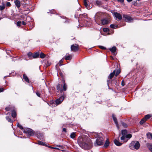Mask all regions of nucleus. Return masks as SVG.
Returning a JSON list of instances; mask_svg holds the SVG:
<instances>
[{"label": "nucleus", "instance_id": "obj_27", "mask_svg": "<svg viewBox=\"0 0 152 152\" xmlns=\"http://www.w3.org/2000/svg\"><path fill=\"white\" fill-rule=\"evenodd\" d=\"M127 133V131L126 130H123L121 131V134L122 135L125 136Z\"/></svg>", "mask_w": 152, "mask_h": 152}, {"label": "nucleus", "instance_id": "obj_39", "mask_svg": "<svg viewBox=\"0 0 152 152\" xmlns=\"http://www.w3.org/2000/svg\"><path fill=\"white\" fill-rule=\"evenodd\" d=\"M122 126L125 128H126L128 126L127 124L125 123L122 122Z\"/></svg>", "mask_w": 152, "mask_h": 152}, {"label": "nucleus", "instance_id": "obj_47", "mask_svg": "<svg viewBox=\"0 0 152 152\" xmlns=\"http://www.w3.org/2000/svg\"><path fill=\"white\" fill-rule=\"evenodd\" d=\"M4 89L3 88H0V93L4 91Z\"/></svg>", "mask_w": 152, "mask_h": 152}, {"label": "nucleus", "instance_id": "obj_26", "mask_svg": "<svg viewBox=\"0 0 152 152\" xmlns=\"http://www.w3.org/2000/svg\"><path fill=\"white\" fill-rule=\"evenodd\" d=\"M15 3L16 6L19 9V0H15Z\"/></svg>", "mask_w": 152, "mask_h": 152}, {"label": "nucleus", "instance_id": "obj_15", "mask_svg": "<svg viewBox=\"0 0 152 152\" xmlns=\"http://www.w3.org/2000/svg\"><path fill=\"white\" fill-rule=\"evenodd\" d=\"M68 55L69 54H68V53L66 54V55H65V59H66V60H70L72 58V56H71V55Z\"/></svg>", "mask_w": 152, "mask_h": 152}, {"label": "nucleus", "instance_id": "obj_63", "mask_svg": "<svg viewBox=\"0 0 152 152\" xmlns=\"http://www.w3.org/2000/svg\"><path fill=\"white\" fill-rule=\"evenodd\" d=\"M15 132H14V134H15Z\"/></svg>", "mask_w": 152, "mask_h": 152}, {"label": "nucleus", "instance_id": "obj_46", "mask_svg": "<svg viewBox=\"0 0 152 152\" xmlns=\"http://www.w3.org/2000/svg\"><path fill=\"white\" fill-rule=\"evenodd\" d=\"M6 5L8 7H10L11 5V4L10 2H8L7 3Z\"/></svg>", "mask_w": 152, "mask_h": 152}, {"label": "nucleus", "instance_id": "obj_42", "mask_svg": "<svg viewBox=\"0 0 152 152\" xmlns=\"http://www.w3.org/2000/svg\"><path fill=\"white\" fill-rule=\"evenodd\" d=\"M110 27L112 28H115V26L114 24H111L110 25Z\"/></svg>", "mask_w": 152, "mask_h": 152}, {"label": "nucleus", "instance_id": "obj_37", "mask_svg": "<svg viewBox=\"0 0 152 152\" xmlns=\"http://www.w3.org/2000/svg\"><path fill=\"white\" fill-rule=\"evenodd\" d=\"M45 57V55L42 53H41L40 55V58H44Z\"/></svg>", "mask_w": 152, "mask_h": 152}, {"label": "nucleus", "instance_id": "obj_12", "mask_svg": "<svg viewBox=\"0 0 152 152\" xmlns=\"http://www.w3.org/2000/svg\"><path fill=\"white\" fill-rule=\"evenodd\" d=\"M109 22L108 20L106 18L103 19L101 20L102 24L103 25L107 24L109 23Z\"/></svg>", "mask_w": 152, "mask_h": 152}, {"label": "nucleus", "instance_id": "obj_43", "mask_svg": "<svg viewBox=\"0 0 152 152\" xmlns=\"http://www.w3.org/2000/svg\"><path fill=\"white\" fill-rule=\"evenodd\" d=\"M36 94L38 96L40 97V94L39 92L37 91L36 92Z\"/></svg>", "mask_w": 152, "mask_h": 152}, {"label": "nucleus", "instance_id": "obj_40", "mask_svg": "<svg viewBox=\"0 0 152 152\" xmlns=\"http://www.w3.org/2000/svg\"><path fill=\"white\" fill-rule=\"evenodd\" d=\"M125 136L123 135L121 137V139L122 140H124L125 139Z\"/></svg>", "mask_w": 152, "mask_h": 152}, {"label": "nucleus", "instance_id": "obj_38", "mask_svg": "<svg viewBox=\"0 0 152 152\" xmlns=\"http://www.w3.org/2000/svg\"><path fill=\"white\" fill-rule=\"evenodd\" d=\"M103 31L104 32H107L109 31V30L108 28H105L103 29Z\"/></svg>", "mask_w": 152, "mask_h": 152}, {"label": "nucleus", "instance_id": "obj_7", "mask_svg": "<svg viewBox=\"0 0 152 152\" xmlns=\"http://www.w3.org/2000/svg\"><path fill=\"white\" fill-rule=\"evenodd\" d=\"M7 111H11V112L12 116L14 118L16 116L17 114L16 110L13 106H9L5 108Z\"/></svg>", "mask_w": 152, "mask_h": 152}, {"label": "nucleus", "instance_id": "obj_11", "mask_svg": "<svg viewBox=\"0 0 152 152\" xmlns=\"http://www.w3.org/2000/svg\"><path fill=\"white\" fill-rule=\"evenodd\" d=\"M71 50L73 51H76L78 49V46L77 45H71Z\"/></svg>", "mask_w": 152, "mask_h": 152}, {"label": "nucleus", "instance_id": "obj_60", "mask_svg": "<svg viewBox=\"0 0 152 152\" xmlns=\"http://www.w3.org/2000/svg\"><path fill=\"white\" fill-rule=\"evenodd\" d=\"M20 137L21 138H22V137Z\"/></svg>", "mask_w": 152, "mask_h": 152}, {"label": "nucleus", "instance_id": "obj_14", "mask_svg": "<svg viewBox=\"0 0 152 152\" xmlns=\"http://www.w3.org/2000/svg\"><path fill=\"white\" fill-rule=\"evenodd\" d=\"M84 4L85 6L86 7V8L88 9H90L91 7L89 6L88 4V0H84Z\"/></svg>", "mask_w": 152, "mask_h": 152}, {"label": "nucleus", "instance_id": "obj_29", "mask_svg": "<svg viewBox=\"0 0 152 152\" xmlns=\"http://www.w3.org/2000/svg\"><path fill=\"white\" fill-rule=\"evenodd\" d=\"M152 116V115L151 114H148L146 115L145 116V118L146 119V120L149 119L150 118H151Z\"/></svg>", "mask_w": 152, "mask_h": 152}, {"label": "nucleus", "instance_id": "obj_51", "mask_svg": "<svg viewBox=\"0 0 152 152\" xmlns=\"http://www.w3.org/2000/svg\"><path fill=\"white\" fill-rule=\"evenodd\" d=\"M124 0H118V1L120 3H123L124 1Z\"/></svg>", "mask_w": 152, "mask_h": 152}, {"label": "nucleus", "instance_id": "obj_9", "mask_svg": "<svg viewBox=\"0 0 152 152\" xmlns=\"http://www.w3.org/2000/svg\"><path fill=\"white\" fill-rule=\"evenodd\" d=\"M64 98V96H62L59 98L57 99L55 101V103L57 106V105L60 104L63 101Z\"/></svg>", "mask_w": 152, "mask_h": 152}, {"label": "nucleus", "instance_id": "obj_20", "mask_svg": "<svg viewBox=\"0 0 152 152\" xmlns=\"http://www.w3.org/2000/svg\"><path fill=\"white\" fill-rule=\"evenodd\" d=\"M23 79L27 82L28 83H29V80L28 79V77L25 74H24L23 75Z\"/></svg>", "mask_w": 152, "mask_h": 152}, {"label": "nucleus", "instance_id": "obj_4", "mask_svg": "<svg viewBox=\"0 0 152 152\" xmlns=\"http://www.w3.org/2000/svg\"><path fill=\"white\" fill-rule=\"evenodd\" d=\"M20 129L24 133L26 134L28 136H32L34 135V131L29 128L24 129L22 126L20 125Z\"/></svg>", "mask_w": 152, "mask_h": 152}, {"label": "nucleus", "instance_id": "obj_28", "mask_svg": "<svg viewBox=\"0 0 152 152\" xmlns=\"http://www.w3.org/2000/svg\"><path fill=\"white\" fill-rule=\"evenodd\" d=\"M6 118L7 120L9 122L12 123L13 122V121L11 119L10 117L7 116Z\"/></svg>", "mask_w": 152, "mask_h": 152}, {"label": "nucleus", "instance_id": "obj_25", "mask_svg": "<svg viewBox=\"0 0 152 152\" xmlns=\"http://www.w3.org/2000/svg\"><path fill=\"white\" fill-rule=\"evenodd\" d=\"M116 49V48L114 46L111 48H110L109 50L112 52L114 53L115 52Z\"/></svg>", "mask_w": 152, "mask_h": 152}, {"label": "nucleus", "instance_id": "obj_17", "mask_svg": "<svg viewBox=\"0 0 152 152\" xmlns=\"http://www.w3.org/2000/svg\"><path fill=\"white\" fill-rule=\"evenodd\" d=\"M147 146L149 149L152 152V144L151 143H148L146 144Z\"/></svg>", "mask_w": 152, "mask_h": 152}, {"label": "nucleus", "instance_id": "obj_8", "mask_svg": "<svg viewBox=\"0 0 152 152\" xmlns=\"http://www.w3.org/2000/svg\"><path fill=\"white\" fill-rule=\"evenodd\" d=\"M123 18L124 21L126 22H131L133 20V19L130 16L127 15H123Z\"/></svg>", "mask_w": 152, "mask_h": 152}, {"label": "nucleus", "instance_id": "obj_54", "mask_svg": "<svg viewBox=\"0 0 152 152\" xmlns=\"http://www.w3.org/2000/svg\"><path fill=\"white\" fill-rule=\"evenodd\" d=\"M109 81H110V80H107V85H108V86H109Z\"/></svg>", "mask_w": 152, "mask_h": 152}, {"label": "nucleus", "instance_id": "obj_10", "mask_svg": "<svg viewBox=\"0 0 152 152\" xmlns=\"http://www.w3.org/2000/svg\"><path fill=\"white\" fill-rule=\"evenodd\" d=\"M113 15L115 17L116 20H120L122 18V16L121 15L117 12H114Z\"/></svg>", "mask_w": 152, "mask_h": 152}, {"label": "nucleus", "instance_id": "obj_19", "mask_svg": "<svg viewBox=\"0 0 152 152\" xmlns=\"http://www.w3.org/2000/svg\"><path fill=\"white\" fill-rule=\"evenodd\" d=\"M115 70H114L113 72L111 73L108 77V79H111L113 77L115 74Z\"/></svg>", "mask_w": 152, "mask_h": 152}, {"label": "nucleus", "instance_id": "obj_64", "mask_svg": "<svg viewBox=\"0 0 152 152\" xmlns=\"http://www.w3.org/2000/svg\"><path fill=\"white\" fill-rule=\"evenodd\" d=\"M151 15H152V13H151Z\"/></svg>", "mask_w": 152, "mask_h": 152}, {"label": "nucleus", "instance_id": "obj_21", "mask_svg": "<svg viewBox=\"0 0 152 152\" xmlns=\"http://www.w3.org/2000/svg\"><path fill=\"white\" fill-rule=\"evenodd\" d=\"M114 143L117 146H120L122 144V143L119 142L117 140L115 139L114 140Z\"/></svg>", "mask_w": 152, "mask_h": 152}, {"label": "nucleus", "instance_id": "obj_62", "mask_svg": "<svg viewBox=\"0 0 152 152\" xmlns=\"http://www.w3.org/2000/svg\"><path fill=\"white\" fill-rule=\"evenodd\" d=\"M22 134H20V135H21Z\"/></svg>", "mask_w": 152, "mask_h": 152}, {"label": "nucleus", "instance_id": "obj_44", "mask_svg": "<svg viewBox=\"0 0 152 152\" xmlns=\"http://www.w3.org/2000/svg\"><path fill=\"white\" fill-rule=\"evenodd\" d=\"M99 48L105 50L106 49V48L102 46H99Z\"/></svg>", "mask_w": 152, "mask_h": 152}, {"label": "nucleus", "instance_id": "obj_36", "mask_svg": "<svg viewBox=\"0 0 152 152\" xmlns=\"http://www.w3.org/2000/svg\"><path fill=\"white\" fill-rule=\"evenodd\" d=\"M115 70V75L116 76H117L120 73V71L118 69Z\"/></svg>", "mask_w": 152, "mask_h": 152}, {"label": "nucleus", "instance_id": "obj_53", "mask_svg": "<svg viewBox=\"0 0 152 152\" xmlns=\"http://www.w3.org/2000/svg\"><path fill=\"white\" fill-rule=\"evenodd\" d=\"M17 26H19V21H18L17 23Z\"/></svg>", "mask_w": 152, "mask_h": 152}, {"label": "nucleus", "instance_id": "obj_49", "mask_svg": "<svg viewBox=\"0 0 152 152\" xmlns=\"http://www.w3.org/2000/svg\"><path fill=\"white\" fill-rule=\"evenodd\" d=\"M147 135L148 136L149 135L152 139V134L151 133H149V134H147Z\"/></svg>", "mask_w": 152, "mask_h": 152}, {"label": "nucleus", "instance_id": "obj_16", "mask_svg": "<svg viewBox=\"0 0 152 152\" xmlns=\"http://www.w3.org/2000/svg\"><path fill=\"white\" fill-rule=\"evenodd\" d=\"M48 105L51 107H53L56 106V105L55 103L52 100L49 103H48Z\"/></svg>", "mask_w": 152, "mask_h": 152}, {"label": "nucleus", "instance_id": "obj_55", "mask_svg": "<svg viewBox=\"0 0 152 152\" xmlns=\"http://www.w3.org/2000/svg\"><path fill=\"white\" fill-rule=\"evenodd\" d=\"M63 59H61L59 63H61V62H63Z\"/></svg>", "mask_w": 152, "mask_h": 152}, {"label": "nucleus", "instance_id": "obj_61", "mask_svg": "<svg viewBox=\"0 0 152 152\" xmlns=\"http://www.w3.org/2000/svg\"><path fill=\"white\" fill-rule=\"evenodd\" d=\"M105 0V1H107V0Z\"/></svg>", "mask_w": 152, "mask_h": 152}, {"label": "nucleus", "instance_id": "obj_45", "mask_svg": "<svg viewBox=\"0 0 152 152\" xmlns=\"http://www.w3.org/2000/svg\"><path fill=\"white\" fill-rule=\"evenodd\" d=\"M4 8V6H0V10H2Z\"/></svg>", "mask_w": 152, "mask_h": 152}, {"label": "nucleus", "instance_id": "obj_58", "mask_svg": "<svg viewBox=\"0 0 152 152\" xmlns=\"http://www.w3.org/2000/svg\"><path fill=\"white\" fill-rule=\"evenodd\" d=\"M62 65V64H61L60 63L59 64V66H61Z\"/></svg>", "mask_w": 152, "mask_h": 152}, {"label": "nucleus", "instance_id": "obj_57", "mask_svg": "<svg viewBox=\"0 0 152 152\" xmlns=\"http://www.w3.org/2000/svg\"><path fill=\"white\" fill-rule=\"evenodd\" d=\"M17 126L18 127H19V123H18Z\"/></svg>", "mask_w": 152, "mask_h": 152}, {"label": "nucleus", "instance_id": "obj_34", "mask_svg": "<svg viewBox=\"0 0 152 152\" xmlns=\"http://www.w3.org/2000/svg\"><path fill=\"white\" fill-rule=\"evenodd\" d=\"M37 138L41 140H44V138L43 137V136L42 135H38L37 136Z\"/></svg>", "mask_w": 152, "mask_h": 152}, {"label": "nucleus", "instance_id": "obj_32", "mask_svg": "<svg viewBox=\"0 0 152 152\" xmlns=\"http://www.w3.org/2000/svg\"><path fill=\"white\" fill-rule=\"evenodd\" d=\"M132 137V135L130 134H127L125 135V137L126 138L130 139Z\"/></svg>", "mask_w": 152, "mask_h": 152}, {"label": "nucleus", "instance_id": "obj_50", "mask_svg": "<svg viewBox=\"0 0 152 152\" xmlns=\"http://www.w3.org/2000/svg\"><path fill=\"white\" fill-rule=\"evenodd\" d=\"M121 85L123 86H124L125 85L124 82L123 80L121 82Z\"/></svg>", "mask_w": 152, "mask_h": 152}, {"label": "nucleus", "instance_id": "obj_52", "mask_svg": "<svg viewBox=\"0 0 152 152\" xmlns=\"http://www.w3.org/2000/svg\"><path fill=\"white\" fill-rule=\"evenodd\" d=\"M63 131H64V132H66V128H64L63 129Z\"/></svg>", "mask_w": 152, "mask_h": 152}, {"label": "nucleus", "instance_id": "obj_41", "mask_svg": "<svg viewBox=\"0 0 152 152\" xmlns=\"http://www.w3.org/2000/svg\"><path fill=\"white\" fill-rule=\"evenodd\" d=\"M27 55L29 57H30L32 56V53L31 52H29L28 53Z\"/></svg>", "mask_w": 152, "mask_h": 152}, {"label": "nucleus", "instance_id": "obj_48", "mask_svg": "<svg viewBox=\"0 0 152 152\" xmlns=\"http://www.w3.org/2000/svg\"><path fill=\"white\" fill-rule=\"evenodd\" d=\"M49 148H51L52 149H59L57 148H55V147H49Z\"/></svg>", "mask_w": 152, "mask_h": 152}, {"label": "nucleus", "instance_id": "obj_18", "mask_svg": "<svg viewBox=\"0 0 152 152\" xmlns=\"http://www.w3.org/2000/svg\"><path fill=\"white\" fill-rule=\"evenodd\" d=\"M31 18L29 16H27L26 17L25 19V21L26 23H29L31 21H32Z\"/></svg>", "mask_w": 152, "mask_h": 152}, {"label": "nucleus", "instance_id": "obj_6", "mask_svg": "<svg viewBox=\"0 0 152 152\" xmlns=\"http://www.w3.org/2000/svg\"><path fill=\"white\" fill-rule=\"evenodd\" d=\"M140 147V144L139 142L136 141L132 142L129 146V148L133 150L138 149Z\"/></svg>", "mask_w": 152, "mask_h": 152}, {"label": "nucleus", "instance_id": "obj_35", "mask_svg": "<svg viewBox=\"0 0 152 152\" xmlns=\"http://www.w3.org/2000/svg\"><path fill=\"white\" fill-rule=\"evenodd\" d=\"M75 137V132H72L70 134V137L72 139L74 138Z\"/></svg>", "mask_w": 152, "mask_h": 152}, {"label": "nucleus", "instance_id": "obj_24", "mask_svg": "<svg viewBox=\"0 0 152 152\" xmlns=\"http://www.w3.org/2000/svg\"><path fill=\"white\" fill-rule=\"evenodd\" d=\"M109 145V142L108 140L107 139L105 142L104 143V147L105 148H107Z\"/></svg>", "mask_w": 152, "mask_h": 152}, {"label": "nucleus", "instance_id": "obj_3", "mask_svg": "<svg viewBox=\"0 0 152 152\" xmlns=\"http://www.w3.org/2000/svg\"><path fill=\"white\" fill-rule=\"evenodd\" d=\"M95 138H96L94 145L95 146L101 145L103 144L104 141V137L102 133H95Z\"/></svg>", "mask_w": 152, "mask_h": 152}, {"label": "nucleus", "instance_id": "obj_1", "mask_svg": "<svg viewBox=\"0 0 152 152\" xmlns=\"http://www.w3.org/2000/svg\"><path fill=\"white\" fill-rule=\"evenodd\" d=\"M78 144L82 148L86 150L90 149L93 146L91 140L87 136L82 135L79 137L77 140Z\"/></svg>", "mask_w": 152, "mask_h": 152}, {"label": "nucleus", "instance_id": "obj_23", "mask_svg": "<svg viewBox=\"0 0 152 152\" xmlns=\"http://www.w3.org/2000/svg\"><path fill=\"white\" fill-rule=\"evenodd\" d=\"M22 20V19L20 18V26L21 24L25 26L26 24V22H25L24 21Z\"/></svg>", "mask_w": 152, "mask_h": 152}, {"label": "nucleus", "instance_id": "obj_31", "mask_svg": "<svg viewBox=\"0 0 152 152\" xmlns=\"http://www.w3.org/2000/svg\"><path fill=\"white\" fill-rule=\"evenodd\" d=\"M38 144L40 145L46 146V145L45 144V143L40 141H38Z\"/></svg>", "mask_w": 152, "mask_h": 152}, {"label": "nucleus", "instance_id": "obj_59", "mask_svg": "<svg viewBox=\"0 0 152 152\" xmlns=\"http://www.w3.org/2000/svg\"><path fill=\"white\" fill-rule=\"evenodd\" d=\"M2 19V18H0V20H1Z\"/></svg>", "mask_w": 152, "mask_h": 152}, {"label": "nucleus", "instance_id": "obj_33", "mask_svg": "<svg viewBox=\"0 0 152 152\" xmlns=\"http://www.w3.org/2000/svg\"><path fill=\"white\" fill-rule=\"evenodd\" d=\"M146 119L145 118H143L142 119L141 121H140V124H143L146 121Z\"/></svg>", "mask_w": 152, "mask_h": 152}, {"label": "nucleus", "instance_id": "obj_22", "mask_svg": "<svg viewBox=\"0 0 152 152\" xmlns=\"http://www.w3.org/2000/svg\"><path fill=\"white\" fill-rule=\"evenodd\" d=\"M39 56V52H36L34 53L32 55V57L34 58H37Z\"/></svg>", "mask_w": 152, "mask_h": 152}, {"label": "nucleus", "instance_id": "obj_30", "mask_svg": "<svg viewBox=\"0 0 152 152\" xmlns=\"http://www.w3.org/2000/svg\"><path fill=\"white\" fill-rule=\"evenodd\" d=\"M96 5L97 6H100L102 4V3L101 1L99 0L96 1Z\"/></svg>", "mask_w": 152, "mask_h": 152}, {"label": "nucleus", "instance_id": "obj_56", "mask_svg": "<svg viewBox=\"0 0 152 152\" xmlns=\"http://www.w3.org/2000/svg\"><path fill=\"white\" fill-rule=\"evenodd\" d=\"M132 0H127V1H128V2H130L132 1Z\"/></svg>", "mask_w": 152, "mask_h": 152}, {"label": "nucleus", "instance_id": "obj_13", "mask_svg": "<svg viewBox=\"0 0 152 152\" xmlns=\"http://www.w3.org/2000/svg\"><path fill=\"white\" fill-rule=\"evenodd\" d=\"M113 118V120L116 124L117 127L118 128H119V126L118 124V122L117 121V118L115 116V115L114 114H113L112 115Z\"/></svg>", "mask_w": 152, "mask_h": 152}, {"label": "nucleus", "instance_id": "obj_2", "mask_svg": "<svg viewBox=\"0 0 152 152\" xmlns=\"http://www.w3.org/2000/svg\"><path fill=\"white\" fill-rule=\"evenodd\" d=\"M29 0H20V12H21L23 15H26L28 13L29 5L27 2H29Z\"/></svg>", "mask_w": 152, "mask_h": 152}, {"label": "nucleus", "instance_id": "obj_5", "mask_svg": "<svg viewBox=\"0 0 152 152\" xmlns=\"http://www.w3.org/2000/svg\"><path fill=\"white\" fill-rule=\"evenodd\" d=\"M62 82L63 85H61L60 84H58L57 86V89L59 92L62 93L63 91H65L66 90L67 88V85L65 83L64 80H62Z\"/></svg>", "mask_w": 152, "mask_h": 152}]
</instances>
